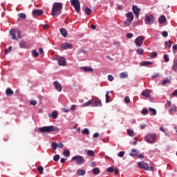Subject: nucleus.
Masks as SVG:
<instances>
[{"mask_svg": "<svg viewBox=\"0 0 177 177\" xmlns=\"http://www.w3.org/2000/svg\"><path fill=\"white\" fill-rule=\"evenodd\" d=\"M62 10H63V3L61 2H55L53 4L51 15L52 16H59L62 15Z\"/></svg>", "mask_w": 177, "mask_h": 177, "instance_id": "obj_1", "label": "nucleus"}, {"mask_svg": "<svg viewBox=\"0 0 177 177\" xmlns=\"http://www.w3.org/2000/svg\"><path fill=\"white\" fill-rule=\"evenodd\" d=\"M39 132H42L44 133H49L50 132H59L60 129L55 126H45L39 128Z\"/></svg>", "mask_w": 177, "mask_h": 177, "instance_id": "obj_2", "label": "nucleus"}, {"mask_svg": "<svg viewBox=\"0 0 177 177\" xmlns=\"http://www.w3.org/2000/svg\"><path fill=\"white\" fill-rule=\"evenodd\" d=\"M127 20L124 22V27H129L131 24H132V21H133V14L131 12L126 14Z\"/></svg>", "mask_w": 177, "mask_h": 177, "instance_id": "obj_3", "label": "nucleus"}, {"mask_svg": "<svg viewBox=\"0 0 177 177\" xmlns=\"http://www.w3.org/2000/svg\"><path fill=\"white\" fill-rule=\"evenodd\" d=\"M138 167L145 171H153V167H149V164L143 161L138 162Z\"/></svg>", "mask_w": 177, "mask_h": 177, "instance_id": "obj_4", "label": "nucleus"}, {"mask_svg": "<svg viewBox=\"0 0 177 177\" xmlns=\"http://www.w3.org/2000/svg\"><path fill=\"white\" fill-rule=\"evenodd\" d=\"M71 5L75 8L76 13L81 12V5L79 0H71Z\"/></svg>", "mask_w": 177, "mask_h": 177, "instance_id": "obj_5", "label": "nucleus"}, {"mask_svg": "<svg viewBox=\"0 0 177 177\" xmlns=\"http://www.w3.org/2000/svg\"><path fill=\"white\" fill-rule=\"evenodd\" d=\"M71 161H75L77 165H82L85 162V159L81 156H75L72 158Z\"/></svg>", "mask_w": 177, "mask_h": 177, "instance_id": "obj_6", "label": "nucleus"}, {"mask_svg": "<svg viewBox=\"0 0 177 177\" xmlns=\"http://www.w3.org/2000/svg\"><path fill=\"white\" fill-rule=\"evenodd\" d=\"M156 139H157V136L155 133H148L146 136V140L148 143H154Z\"/></svg>", "mask_w": 177, "mask_h": 177, "instance_id": "obj_7", "label": "nucleus"}, {"mask_svg": "<svg viewBox=\"0 0 177 177\" xmlns=\"http://www.w3.org/2000/svg\"><path fill=\"white\" fill-rule=\"evenodd\" d=\"M91 101L93 102L92 107H102L103 106L102 100L97 97H95Z\"/></svg>", "mask_w": 177, "mask_h": 177, "instance_id": "obj_8", "label": "nucleus"}, {"mask_svg": "<svg viewBox=\"0 0 177 177\" xmlns=\"http://www.w3.org/2000/svg\"><path fill=\"white\" fill-rule=\"evenodd\" d=\"M55 60L58 62L59 66H66L67 62L66 61V58L64 57L57 56L55 57Z\"/></svg>", "mask_w": 177, "mask_h": 177, "instance_id": "obj_9", "label": "nucleus"}, {"mask_svg": "<svg viewBox=\"0 0 177 177\" xmlns=\"http://www.w3.org/2000/svg\"><path fill=\"white\" fill-rule=\"evenodd\" d=\"M145 22L147 25L153 24L154 23V17L152 15H147L145 18Z\"/></svg>", "mask_w": 177, "mask_h": 177, "instance_id": "obj_10", "label": "nucleus"}, {"mask_svg": "<svg viewBox=\"0 0 177 177\" xmlns=\"http://www.w3.org/2000/svg\"><path fill=\"white\" fill-rule=\"evenodd\" d=\"M145 37L143 36H139L135 39V44L136 46H142V45H143Z\"/></svg>", "mask_w": 177, "mask_h": 177, "instance_id": "obj_11", "label": "nucleus"}, {"mask_svg": "<svg viewBox=\"0 0 177 177\" xmlns=\"http://www.w3.org/2000/svg\"><path fill=\"white\" fill-rule=\"evenodd\" d=\"M73 44L70 43H64L61 45V49L66 50V49H72Z\"/></svg>", "mask_w": 177, "mask_h": 177, "instance_id": "obj_12", "label": "nucleus"}, {"mask_svg": "<svg viewBox=\"0 0 177 177\" xmlns=\"http://www.w3.org/2000/svg\"><path fill=\"white\" fill-rule=\"evenodd\" d=\"M32 16H41V15H44V10H34L32 12Z\"/></svg>", "mask_w": 177, "mask_h": 177, "instance_id": "obj_13", "label": "nucleus"}, {"mask_svg": "<svg viewBox=\"0 0 177 177\" xmlns=\"http://www.w3.org/2000/svg\"><path fill=\"white\" fill-rule=\"evenodd\" d=\"M133 12L136 16V17H139V13H140V9L138 8V6H133Z\"/></svg>", "mask_w": 177, "mask_h": 177, "instance_id": "obj_14", "label": "nucleus"}, {"mask_svg": "<svg viewBox=\"0 0 177 177\" xmlns=\"http://www.w3.org/2000/svg\"><path fill=\"white\" fill-rule=\"evenodd\" d=\"M54 86L58 92H62V84L59 82L55 81L54 82Z\"/></svg>", "mask_w": 177, "mask_h": 177, "instance_id": "obj_15", "label": "nucleus"}, {"mask_svg": "<svg viewBox=\"0 0 177 177\" xmlns=\"http://www.w3.org/2000/svg\"><path fill=\"white\" fill-rule=\"evenodd\" d=\"M76 174L78 176H84L85 175L86 172L85 170L82 169H79L77 170Z\"/></svg>", "mask_w": 177, "mask_h": 177, "instance_id": "obj_16", "label": "nucleus"}, {"mask_svg": "<svg viewBox=\"0 0 177 177\" xmlns=\"http://www.w3.org/2000/svg\"><path fill=\"white\" fill-rule=\"evenodd\" d=\"M10 35L12 37V39H16L17 41V38L16 37V30L12 28L10 30Z\"/></svg>", "mask_w": 177, "mask_h": 177, "instance_id": "obj_17", "label": "nucleus"}, {"mask_svg": "<svg viewBox=\"0 0 177 177\" xmlns=\"http://www.w3.org/2000/svg\"><path fill=\"white\" fill-rule=\"evenodd\" d=\"M158 21L160 24H164V23L167 21V18H165V16L161 15L160 17L158 19Z\"/></svg>", "mask_w": 177, "mask_h": 177, "instance_id": "obj_18", "label": "nucleus"}, {"mask_svg": "<svg viewBox=\"0 0 177 177\" xmlns=\"http://www.w3.org/2000/svg\"><path fill=\"white\" fill-rule=\"evenodd\" d=\"M59 114L57 113V111H53L52 114H49V117H51V118H53V120H56V118H57V115Z\"/></svg>", "mask_w": 177, "mask_h": 177, "instance_id": "obj_19", "label": "nucleus"}, {"mask_svg": "<svg viewBox=\"0 0 177 177\" xmlns=\"http://www.w3.org/2000/svg\"><path fill=\"white\" fill-rule=\"evenodd\" d=\"M138 153H139V151H138V150L135 149H132L131 153H129V156H131V157H133L135 156H137Z\"/></svg>", "mask_w": 177, "mask_h": 177, "instance_id": "obj_20", "label": "nucleus"}, {"mask_svg": "<svg viewBox=\"0 0 177 177\" xmlns=\"http://www.w3.org/2000/svg\"><path fill=\"white\" fill-rule=\"evenodd\" d=\"M142 96H144L145 97H150V93H149V90H145L141 93Z\"/></svg>", "mask_w": 177, "mask_h": 177, "instance_id": "obj_21", "label": "nucleus"}, {"mask_svg": "<svg viewBox=\"0 0 177 177\" xmlns=\"http://www.w3.org/2000/svg\"><path fill=\"white\" fill-rule=\"evenodd\" d=\"M13 93H14V92L12 91V90H11L9 88L6 90V96H12V95H13Z\"/></svg>", "mask_w": 177, "mask_h": 177, "instance_id": "obj_22", "label": "nucleus"}, {"mask_svg": "<svg viewBox=\"0 0 177 177\" xmlns=\"http://www.w3.org/2000/svg\"><path fill=\"white\" fill-rule=\"evenodd\" d=\"M82 70H84L85 72H92L93 71V68L92 67H88V66H84L81 68Z\"/></svg>", "mask_w": 177, "mask_h": 177, "instance_id": "obj_23", "label": "nucleus"}, {"mask_svg": "<svg viewBox=\"0 0 177 177\" xmlns=\"http://www.w3.org/2000/svg\"><path fill=\"white\" fill-rule=\"evenodd\" d=\"M19 46L23 49H27V48H28V46L26 44V41H21L19 43Z\"/></svg>", "mask_w": 177, "mask_h": 177, "instance_id": "obj_24", "label": "nucleus"}, {"mask_svg": "<svg viewBox=\"0 0 177 177\" xmlns=\"http://www.w3.org/2000/svg\"><path fill=\"white\" fill-rule=\"evenodd\" d=\"M120 78H122V79L128 78V73L127 72H122L120 74Z\"/></svg>", "mask_w": 177, "mask_h": 177, "instance_id": "obj_25", "label": "nucleus"}, {"mask_svg": "<svg viewBox=\"0 0 177 177\" xmlns=\"http://www.w3.org/2000/svg\"><path fill=\"white\" fill-rule=\"evenodd\" d=\"M60 32L62 35L64 37V38L67 37V30L65 28H61Z\"/></svg>", "mask_w": 177, "mask_h": 177, "instance_id": "obj_26", "label": "nucleus"}, {"mask_svg": "<svg viewBox=\"0 0 177 177\" xmlns=\"http://www.w3.org/2000/svg\"><path fill=\"white\" fill-rule=\"evenodd\" d=\"M153 64L152 62H150L149 61H147V62H142L140 63V66H150Z\"/></svg>", "mask_w": 177, "mask_h": 177, "instance_id": "obj_27", "label": "nucleus"}, {"mask_svg": "<svg viewBox=\"0 0 177 177\" xmlns=\"http://www.w3.org/2000/svg\"><path fill=\"white\" fill-rule=\"evenodd\" d=\"M93 102L92 100H88L87 102L82 104V107H88V106H92Z\"/></svg>", "mask_w": 177, "mask_h": 177, "instance_id": "obj_28", "label": "nucleus"}, {"mask_svg": "<svg viewBox=\"0 0 177 177\" xmlns=\"http://www.w3.org/2000/svg\"><path fill=\"white\" fill-rule=\"evenodd\" d=\"M93 173L94 175H99V174H100V169H99L97 167H95L93 169Z\"/></svg>", "mask_w": 177, "mask_h": 177, "instance_id": "obj_29", "label": "nucleus"}, {"mask_svg": "<svg viewBox=\"0 0 177 177\" xmlns=\"http://www.w3.org/2000/svg\"><path fill=\"white\" fill-rule=\"evenodd\" d=\"M149 111H150V113H152V115H157V111L153 108H149Z\"/></svg>", "mask_w": 177, "mask_h": 177, "instance_id": "obj_30", "label": "nucleus"}, {"mask_svg": "<svg viewBox=\"0 0 177 177\" xmlns=\"http://www.w3.org/2000/svg\"><path fill=\"white\" fill-rule=\"evenodd\" d=\"M63 156H64V157H70V151L67 149L64 150Z\"/></svg>", "mask_w": 177, "mask_h": 177, "instance_id": "obj_31", "label": "nucleus"}, {"mask_svg": "<svg viewBox=\"0 0 177 177\" xmlns=\"http://www.w3.org/2000/svg\"><path fill=\"white\" fill-rule=\"evenodd\" d=\"M175 111H176V106L173 105L171 108L169 110V112L170 113V114H172V113H175Z\"/></svg>", "mask_w": 177, "mask_h": 177, "instance_id": "obj_32", "label": "nucleus"}, {"mask_svg": "<svg viewBox=\"0 0 177 177\" xmlns=\"http://www.w3.org/2000/svg\"><path fill=\"white\" fill-rule=\"evenodd\" d=\"M172 68L173 70H174V71H177V58L174 62V65Z\"/></svg>", "mask_w": 177, "mask_h": 177, "instance_id": "obj_33", "label": "nucleus"}, {"mask_svg": "<svg viewBox=\"0 0 177 177\" xmlns=\"http://www.w3.org/2000/svg\"><path fill=\"white\" fill-rule=\"evenodd\" d=\"M85 12L88 16L91 15V13H92V10L91 8L86 7Z\"/></svg>", "mask_w": 177, "mask_h": 177, "instance_id": "obj_34", "label": "nucleus"}, {"mask_svg": "<svg viewBox=\"0 0 177 177\" xmlns=\"http://www.w3.org/2000/svg\"><path fill=\"white\" fill-rule=\"evenodd\" d=\"M87 154L89 156V157H94L95 156V152L92 150L87 151Z\"/></svg>", "mask_w": 177, "mask_h": 177, "instance_id": "obj_35", "label": "nucleus"}, {"mask_svg": "<svg viewBox=\"0 0 177 177\" xmlns=\"http://www.w3.org/2000/svg\"><path fill=\"white\" fill-rule=\"evenodd\" d=\"M37 171L40 175H42V174H44V167L42 166H39L37 169Z\"/></svg>", "mask_w": 177, "mask_h": 177, "instance_id": "obj_36", "label": "nucleus"}, {"mask_svg": "<svg viewBox=\"0 0 177 177\" xmlns=\"http://www.w3.org/2000/svg\"><path fill=\"white\" fill-rule=\"evenodd\" d=\"M165 45H166V46H168L169 48H171V46H172V41L171 40L165 41Z\"/></svg>", "mask_w": 177, "mask_h": 177, "instance_id": "obj_37", "label": "nucleus"}, {"mask_svg": "<svg viewBox=\"0 0 177 177\" xmlns=\"http://www.w3.org/2000/svg\"><path fill=\"white\" fill-rule=\"evenodd\" d=\"M51 147H52L53 150H56V149H57V143L52 142Z\"/></svg>", "mask_w": 177, "mask_h": 177, "instance_id": "obj_38", "label": "nucleus"}, {"mask_svg": "<svg viewBox=\"0 0 177 177\" xmlns=\"http://www.w3.org/2000/svg\"><path fill=\"white\" fill-rule=\"evenodd\" d=\"M158 77H161L159 73H153V75H151V78H158Z\"/></svg>", "mask_w": 177, "mask_h": 177, "instance_id": "obj_39", "label": "nucleus"}, {"mask_svg": "<svg viewBox=\"0 0 177 177\" xmlns=\"http://www.w3.org/2000/svg\"><path fill=\"white\" fill-rule=\"evenodd\" d=\"M110 93V92L106 91V93L105 95L106 97V103H109V99H110V95H109V94Z\"/></svg>", "mask_w": 177, "mask_h": 177, "instance_id": "obj_40", "label": "nucleus"}, {"mask_svg": "<svg viewBox=\"0 0 177 177\" xmlns=\"http://www.w3.org/2000/svg\"><path fill=\"white\" fill-rule=\"evenodd\" d=\"M32 55L35 57H38L39 56V53H38V51H37V50H33L32 52Z\"/></svg>", "mask_w": 177, "mask_h": 177, "instance_id": "obj_41", "label": "nucleus"}, {"mask_svg": "<svg viewBox=\"0 0 177 177\" xmlns=\"http://www.w3.org/2000/svg\"><path fill=\"white\" fill-rule=\"evenodd\" d=\"M141 113L142 115H146L147 114H148L149 111L147 110V109H143Z\"/></svg>", "mask_w": 177, "mask_h": 177, "instance_id": "obj_42", "label": "nucleus"}, {"mask_svg": "<svg viewBox=\"0 0 177 177\" xmlns=\"http://www.w3.org/2000/svg\"><path fill=\"white\" fill-rule=\"evenodd\" d=\"M169 83H171V80H169V79H166L163 80L162 82V85H167V84H169Z\"/></svg>", "mask_w": 177, "mask_h": 177, "instance_id": "obj_43", "label": "nucleus"}, {"mask_svg": "<svg viewBox=\"0 0 177 177\" xmlns=\"http://www.w3.org/2000/svg\"><path fill=\"white\" fill-rule=\"evenodd\" d=\"M18 17L20 18V19H26V17H27V16L26 15V14L24 13H20L18 15Z\"/></svg>", "mask_w": 177, "mask_h": 177, "instance_id": "obj_44", "label": "nucleus"}, {"mask_svg": "<svg viewBox=\"0 0 177 177\" xmlns=\"http://www.w3.org/2000/svg\"><path fill=\"white\" fill-rule=\"evenodd\" d=\"M53 160H54V161H55L56 162H57V161L59 160H60V156H59V155H55L54 157H53Z\"/></svg>", "mask_w": 177, "mask_h": 177, "instance_id": "obj_45", "label": "nucleus"}, {"mask_svg": "<svg viewBox=\"0 0 177 177\" xmlns=\"http://www.w3.org/2000/svg\"><path fill=\"white\" fill-rule=\"evenodd\" d=\"M144 52H145V51L143 50L142 48H138V49L137 50V53H138V55H143Z\"/></svg>", "mask_w": 177, "mask_h": 177, "instance_id": "obj_46", "label": "nucleus"}, {"mask_svg": "<svg viewBox=\"0 0 177 177\" xmlns=\"http://www.w3.org/2000/svg\"><path fill=\"white\" fill-rule=\"evenodd\" d=\"M127 133L129 136H133L134 135L133 131L131 129H127Z\"/></svg>", "mask_w": 177, "mask_h": 177, "instance_id": "obj_47", "label": "nucleus"}, {"mask_svg": "<svg viewBox=\"0 0 177 177\" xmlns=\"http://www.w3.org/2000/svg\"><path fill=\"white\" fill-rule=\"evenodd\" d=\"M30 104H31V106H37V101L34 100H30Z\"/></svg>", "mask_w": 177, "mask_h": 177, "instance_id": "obj_48", "label": "nucleus"}, {"mask_svg": "<svg viewBox=\"0 0 177 177\" xmlns=\"http://www.w3.org/2000/svg\"><path fill=\"white\" fill-rule=\"evenodd\" d=\"M5 52L6 55H8V53H10V52H12V46H10L8 48L6 49Z\"/></svg>", "mask_w": 177, "mask_h": 177, "instance_id": "obj_49", "label": "nucleus"}, {"mask_svg": "<svg viewBox=\"0 0 177 177\" xmlns=\"http://www.w3.org/2000/svg\"><path fill=\"white\" fill-rule=\"evenodd\" d=\"M80 53H86V50L84 49H79L77 50V55H80Z\"/></svg>", "mask_w": 177, "mask_h": 177, "instance_id": "obj_50", "label": "nucleus"}, {"mask_svg": "<svg viewBox=\"0 0 177 177\" xmlns=\"http://www.w3.org/2000/svg\"><path fill=\"white\" fill-rule=\"evenodd\" d=\"M82 133L83 135H89V130H88V129H84Z\"/></svg>", "mask_w": 177, "mask_h": 177, "instance_id": "obj_51", "label": "nucleus"}, {"mask_svg": "<svg viewBox=\"0 0 177 177\" xmlns=\"http://www.w3.org/2000/svg\"><path fill=\"white\" fill-rule=\"evenodd\" d=\"M118 157L122 158L124 157V156H125V151H120L118 154Z\"/></svg>", "mask_w": 177, "mask_h": 177, "instance_id": "obj_52", "label": "nucleus"}, {"mask_svg": "<svg viewBox=\"0 0 177 177\" xmlns=\"http://www.w3.org/2000/svg\"><path fill=\"white\" fill-rule=\"evenodd\" d=\"M113 45H115V46H116L117 48H120V41H114Z\"/></svg>", "mask_w": 177, "mask_h": 177, "instance_id": "obj_53", "label": "nucleus"}, {"mask_svg": "<svg viewBox=\"0 0 177 177\" xmlns=\"http://www.w3.org/2000/svg\"><path fill=\"white\" fill-rule=\"evenodd\" d=\"M124 102L125 103H131V100L129 99V96L124 97Z\"/></svg>", "mask_w": 177, "mask_h": 177, "instance_id": "obj_54", "label": "nucleus"}, {"mask_svg": "<svg viewBox=\"0 0 177 177\" xmlns=\"http://www.w3.org/2000/svg\"><path fill=\"white\" fill-rule=\"evenodd\" d=\"M107 172H114V167H110L106 169Z\"/></svg>", "mask_w": 177, "mask_h": 177, "instance_id": "obj_55", "label": "nucleus"}, {"mask_svg": "<svg viewBox=\"0 0 177 177\" xmlns=\"http://www.w3.org/2000/svg\"><path fill=\"white\" fill-rule=\"evenodd\" d=\"M108 80H109V81H114V77H113V75H108Z\"/></svg>", "mask_w": 177, "mask_h": 177, "instance_id": "obj_56", "label": "nucleus"}, {"mask_svg": "<svg viewBox=\"0 0 177 177\" xmlns=\"http://www.w3.org/2000/svg\"><path fill=\"white\" fill-rule=\"evenodd\" d=\"M150 56H151V57H157V53H156V52H152V53L150 54Z\"/></svg>", "mask_w": 177, "mask_h": 177, "instance_id": "obj_57", "label": "nucleus"}, {"mask_svg": "<svg viewBox=\"0 0 177 177\" xmlns=\"http://www.w3.org/2000/svg\"><path fill=\"white\" fill-rule=\"evenodd\" d=\"M162 37H165V38H167L168 37V32L167 31H163L162 33Z\"/></svg>", "mask_w": 177, "mask_h": 177, "instance_id": "obj_58", "label": "nucleus"}, {"mask_svg": "<svg viewBox=\"0 0 177 177\" xmlns=\"http://www.w3.org/2000/svg\"><path fill=\"white\" fill-rule=\"evenodd\" d=\"M164 59H165V62H169V57H168V55L165 54L164 55Z\"/></svg>", "mask_w": 177, "mask_h": 177, "instance_id": "obj_59", "label": "nucleus"}, {"mask_svg": "<svg viewBox=\"0 0 177 177\" xmlns=\"http://www.w3.org/2000/svg\"><path fill=\"white\" fill-rule=\"evenodd\" d=\"M136 156L138 157V158H141V159L145 158V156H143V154H139V153H138V155Z\"/></svg>", "mask_w": 177, "mask_h": 177, "instance_id": "obj_60", "label": "nucleus"}, {"mask_svg": "<svg viewBox=\"0 0 177 177\" xmlns=\"http://www.w3.org/2000/svg\"><path fill=\"white\" fill-rule=\"evenodd\" d=\"M64 145H63V143H62V142H59L58 145H57V147L59 148V149H63V147H64Z\"/></svg>", "mask_w": 177, "mask_h": 177, "instance_id": "obj_61", "label": "nucleus"}, {"mask_svg": "<svg viewBox=\"0 0 177 177\" xmlns=\"http://www.w3.org/2000/svg\"><path fill=\"white\" fill-rule=\"evenodd\" d=\"M132 37H133V34H132V33H127V38L131 39V38H132Z\"/></svg>", "mask_w": 177, "mask_h": 177, "instance_id": "obj_62", "label": "nucleus"}, {"mask_svg": "<svg viewBox=\"0 0 177 177\" xmlns=\"http://www.w3.org/2000/svg\"><path fill=\"white\" fill-rule=\"evenodd\" d=\"M172 96H177V90H174L172 93H171Z\"/></svg>", "mask_w": 177, "mask_h": 177, "instance_id": "obj_63", "label": "nucleus"}, {"mask_svg": "<svg viewBox=\"0 0 177 177\" xmlns=\"http://www.w3.org/2000/svg\"><path fill=\"white\" fill-rule=\"evenodd\" d=\"M93 138H99V133H95L93 134Z\"/></svg>", "mask_w": 177, "mask_h": 177, "instance_id": "obj_64", "label": "nucleus"}]
</instances>
